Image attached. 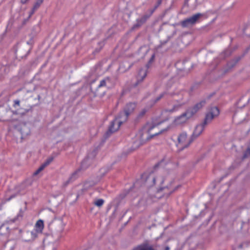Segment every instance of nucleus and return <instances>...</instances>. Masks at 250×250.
Returning <instances> with one entry per match:
<instances>
[{
  "label": "nucleus",
  "mask_w": 250,
  "mask_h": 250,
  "mask_svg": "<svg viewBox=\"0 0 250 250\" xmlns=\"http://www.w3.org/2000/svg\"><path fill=\"white\" fill-rule=\"evenodd\" d=\"M15 196H12L10 198L8 199V200H10V199L13 198Z\"/></svg>",
  "instance_id": "f704fd0d"
},
{
  "label": "nucleus",
  "mask_w": 250,
  "mask_h": 250,
  "mask_svg": "<svg viewBox=\"0 0 250 250\" xmlns=\"http://www.w3.org/2000/svg\"><path fill=\"white\" fill-rule=\"evenodd\" d=\"M110 81L109 78L106 77L103 80H101L100 83V84L98 85V88H100L103 86H105L106 85V83H107L109 82Z\"/></svg>",
  "instance_id": "a211bd4d"
},
{
  "label": "nucleus",
  "mask_w": 250,
  "mask_h": 250,
  "mask_svg": "<svg viewBox=\"0 0 250 250\" xmlns=\"http://www.w3.org/2000/svg\"><path fill=\"white\" fill-rule=\"evenodd\" d=\"M203 16L201 13H196L192 16L189 17L181 21V25L183 27H187L195 24L200 17Z\"/></svg>",
  "instance_id": "39448f33"
},
{
  "label": "nucleus",
  "mask_w": 250,
  "mask_h": 250,
  "mask_svg": "<svg viewBox=\"0 0 250 250\" xmlns=\"http://www.w3.org/2000/svg\"><path fill=\"white\" fill-rule=\"evenodd\" d=\"M133 250H154L151 246L143 244L135 247Z\"/></svg>",
  "instance_id": "dca6fc26"
},
{
  "label": "nucleus",
  "mask_w": 250,
  "mask_h": 250,
  "mask_svg": "<svg viewBox=\"0 0 250 250\" xmlns=\"http://www.w3.org/2000/svg\"><path fill=\"white\" fill-rule=\"evenodd\" d=\"M52 161V159L48 160L45 163L42 164L37 170H36L33 175L34 176L37 175L41 171H42L46 166H47Z\"/></svg>",
  "instance_id": "f3484780"
},
{
  "label": "nucleus",
  "mask_w": 250,
  "mask_h": 250,
  "mask_svg": "<svg viewBox=\"0 0 250 250\" xmlns=\"http://www.w3.org/2000/svg\"><path fill=\"white\" fill-rule=\"evenodd\" d=\"M242 245H240L239 246V247L238 248V249H241L242 248Z\"/></svg>",
  "instance_id": "72a5a7b5"
},
{
  "label": "nucleus",
  "mask_w": 250,
  "mask_h": 250,
  "mask_svg": "<svg viewBox=\"0 0 250 250\" xmlns=\"http://www.w3.org/2000/svg\"><path fill=\"white\" fill-rule=\"evenodd\" d=\"M44 228V223L43 221L40 219L37 221V222L35 224V225L34 226V229L37 231V232L42 233V230Z\"/></svg>",
  "instance_id": "ddd939ff"
},
{
  "label": "nucleus",
  "mask_w": 250,
  "mask_h": 250,
  "mask_svg": "<svg viewBox=\"0 0 250 250\" xmlns=\"http://www.w3.org/2000/svg\"><path fill=\"white\" fill-rule=\"evenodd\" d=\"M136 107L135 103H129L126 104L123 111L120 112L118 116L111 122L107 133H113L117 131L121 125L125 122L128 116L133 112Z\"/></svg>",
  "instance_id": "f03ea898"
},
{
  "label": "nucleus",
  "mask_w": 250,
  "mask_h": 250,
  "mask_svg": "<svg viewBox=\"0 0 250 250\" xmlns=\"http://www.w3.org/2000/svg\"><path fill=\"white\" fill-rule=\"evenodd\" d=\"M56 225L59 226L58 231L60 232H62L63 231L65 224L63 222L62 219H55L54 221Z\"/></svg>",
  "instance_id": "4468645a"
},
{
  "label": "nucleus",
  "mask_w": 250,
  "mask_h": 250,
  "mask_svg": "<svg viewBox=\"0 0 250 250\" xmlns=\"http://www.w3.org/2000/svg\"><path fill=\"white\" fill-rule=\"evenodd\" d=\"M93 185V184H90L89 182H86L84 183V187L85 189H88L90 187L92 186Z\"/></svg>",
  "instance_id": "b1692460"
},
{
  "label": "nucleus",
  "mask_w": 250,
  "mask_h": 250,
  "mask_svg": "<svg viewBox=\"0 0 250 250\" xmlns=\"http://www.w3.org/2000/svg\"><path fill=\"white\" fill-rule=\"evenodd\" d=\"M77 175V172H75L72 174V175L69 178L68 181H67V183L72 181L74 179L76 178Z\"/></svg>",
  "instance_id": "5701e85b"
},
{
  "label": "nucleus",
  "mask_w": 250,
  "mask_h": 250,
  "mask_svg": "<svg viewBox=\"0 0 250 250\" xmlns=\"http://www.w3.org/2000/svg\"><path fill=\"white\" fill-rule=\"evenodd\" d=\"M148 16H144L140 19H137V23L134 25V27H138L142 25L146 21Z\"/></svg>",
  "instance_id": "2eb2a0df"
},
{
  "label": "nucleus",
  "mask_w": 250,
  "mask_h": 250,
  "mask_svg": "<svg viewBox=\"0 0 250 250\" xmlns=\"http://www.w3.org/2000/svg\"><path fill=\"white\" fill-rule=\"evenodd\" d=\"M28 0H21V2L22 3H25Z\"/></svg>",
  "instance_id": "2f4dec72"
},
{
  "label": "nucleus",
  "mask_w": 250,
  "mask_h": 250,
  "mask_svg": "<svg viewBox=\"0 0 250 250\" xmlns=\"http://www.w3.org/2000/svg\"><path fill=\"white\" fill-rule=\"evenodd\" d=\"M14 103H15V105H20V101H19V100H15L14 101Z\"/></svg>",
  "instance_id": "cd10ccee"
},
{
  "label": "nucleus",
  "mask_w": 250,
  "mask_h": 250,
  "mask_svg": "<svg viewBox=\"0 0 250 250\" xmlns=\"http://www.w3.org/2000/svg\"><path fill=\"white\" fill-rule=\"evenodd\" d=\"M158 4H157L154 7V8L151 11V14H152L153 12L157 8V7L159 6Z\"/></svg>",
  "instance_id": "a878e982"
},
{
  "label": "nucleus",
  "mask_w": 250,
  "mask_h": 250,
  "mask_svg": "<svg viewBox=\"0 0 250 250\" xmlns=\"http://www.w3.org/2000/svg\"><path fill=\"white\" fill-rule=\"evenodd\" d=\"M154 57H155V55L153 54L152 56V57H151V59H150V60L149 61V63H151L153 61V60L154 59Z\"/></svg>",
  "instance_id": "c85d7f7f"
},
{
  "label": "nucleus",
  "mask_w": 250,
  "mask_h": 250,
  "mask_svg": "<svg viewBox=\"0 0 250 250\" xmlns=\"http://www.w3.org/2000/svg\"><path fill=\"white\" fill-rule=\"evenodd\" d=\"M205 104V102L204 101H202L196 104H195L193 107L188 109V111L190 112V113H193V116Z\"/></svg>",
  "instance_id": "f8f14e48"
},
{
  "label": "nucleus",
  "mask_w": 250,
  "mask_h": 250,
  "mask_svg": "<svg viewBox=\"0 0 250 250\" xmlns=\"http://www.w3.org/2000/svg\"><path fill=\"white\" fill-rule=\"evenodd\" d=\"M250 155V146H249L246 151L245 152L243 158L248 157Z\"/></svg>",
  "instance_id": "4be33fe9"
},
{
  "label": "nucleus",
  "mask_w": 250,
  "mask_h": 250,
  "mask_svg": "<svg viewBox=\"0 0 250 250\" xmlns=\"http://www.w3.org/2000/svg\"><path fill=\"white\" fill-rule=\"evenodd\" d=\"M171 183H171L169 186H164L161 187L160 189H158L156 195L154 197H150V198L152 199V200L154 202L156 201V199L161 198L162 196L161 192L163 191H164V194L167 195H169L172 193L175 190V188L172 187Z\"/></svg>",
  "instance_id": "7ed1b4c3"
},
{
  "label": "nucleus",
  "mask_w": 250,
  "mask_h": 250,
  "mask_svg": "<svg viewBox=\"0 0 250 250\" xmlns=\"http://www.w3.org/2000/svg\"><path fill=\"white\" fill-rule=\"evenodd\" d=\"M43 0H37L33 8V12L36 10L37 8L39 7L40 5L42 3Z\"/></svg>",
  "instance_id": "6ab92c4d"
},
{
  "label": "nucleus",
  "mask_w": 250,
  "mask_h": 250,
  "mask_svg": "<svg viewBox=\"0 0 250 250\" xmlns=\"http://www.w3.org/2000/svg\"><path fill=\"white\" fill-rule=\"evenodd\" d=\"M193 113H190L188 110L187 111L177 117L174 120V123L176 125H180L185 123L189 118L193 116Z\"/></svg>",
  "instance_id": "6e6552de"
},
{
  "label": "nucleus",
  "mask_w": 250,
  "mask_h": 250,
  "mask_svg": "<svg viewBox=\"0 0 250 250\" xmlns=\"http://www.w3.org/2000/svg\"><path fill=\"white\" fill-rule=\"evenodd\" d=\"M164 121L153 119L148 122L136 135V140L134 142L133 149L139 147L141 145L152 137L162 133L166 129H160L159 125Z\"/></svg>",
  "instance_id": "f257e3e1"
},
{
  "label": "nucleus",
  "mask_w": 250,
  "mask_h": 250,
  "mask_svg": "<svg viewBox=\"0 0 250 250\" xmlns=\"http://www.w3.org/2000/svg\"><path fill=\"white\" fill-rule=\"evenodd\" d=\"M165 250H169V248L168 247H166L165 249Z\"/></svg>",
  "instance_id": "473e14b6"
},
{
  "label": "nucleus",
  "mask_w": 250,
  "mask_h": 250,
  "mask_svg": "<svg viewBox=\"0 0 250 250\" xmlns=\"http://www.w3.org/2000/svg\"><path fill=\"white\" fill-rule=\"evenodd\" d=\"M178 106L177 105H174L173 106V108H172V109H167L166 110V111L167 112H173V111H176L178 109Z\"/></svg>",
  "instance_id": "393cba45"
},
{
  "label": "nucleus",
  "mask_w": 250,
  "mask_h": 250,
  "mask_svg": "<svg viewBox=\"0 0 250 250\" xmlns=\"http://www.w3.org/2000/svg\"><path fill=\"white\" fill-rule=\"evenodd\" d=\"M161 2H162V0H159L157 2V4H158V5H160L161 4Z\"/></svg>",
  "instance_id": "7c9ffc66"
},
{
  "label": "nucleus",
  "mask_w": 250,
  "mask_h": 250,
  "mask_svg": "<svg viewBox=\"0 0 250 250\" xmlns=\"http://www.w3.org/2000/svg\"><path fill=\"white\" fill-rule=\"evenodd\" d=\"M192 140L188 137L187 134L185 132H183L180 134L178 137V144H177V147L181 149L188 147L191 143Z\"/></svg>",
  "instance_id": "20e7f679"
},
{
  "label": "nucleus",
  "mask_w": 250,
  "mask_h": 250,
  "mask_svg": "<svg viewBox=\"0 0 250 250\" xmlns=\"http://www.w3.org/2000/svg\"><path fill=\"white\" fill-rule=\"evenodd\" d=\"M167 93L164 92L160 95L159 97H158L155 100V101L151 102V103L149 104L148 106H147L146 107H145L144 108L142 109L140 112L138 114V117L141 118L143 117L146 112L149 110V109L157 101H158L159 100H160L162 97H163Z\"/></svg>",
  "instance_id": "1a4fd4ad"
},
{
  "label": "nucleus",
  "mask_w": 250,
  "mask_h": 250,
  "mask_svg": "<svg viewBox=\"0 0 250 250\" xmlns=\"http://www.w3.org/2000/svg\"><path fill=\"white\" fill-rule=\"evenodd\" d=\"M104 203V200L102 199H99L95 202V205L98 207H101L103 205Z\"/></svg>",
  "instance_id": "412c9836"
},
{
  "label": "nucleus",
  "mask_w": 250,
  "mask_h": 250,
  "mask_svg": "<svg viewBox=\"0 0 250 250\" xmlns=\"http://www.w3.org/2000/svg\"><path fill=\"white\" fill-rule=\"evenodd\" d=\"M219 110L217 107H211L206 114L203 122L204 125H207L210 123L213 118L219 115Z\"/></svg>",
  "instance_id": "423d86ee"
},
{
  "label": "nucleus",
  "mask_w": 250,
  "mask_h": 250,
  "mask_svg": "<svg viewBox=\"0 0 250 250\" xmlns=\"http://www.w3.org/2000/svg\"><path fill=\"white\" fill-rule=\"evenodd\" d=\"M158 4H157L154 7V8L151 11V14H152L153 12L157 8V7L159 6Z\"/></svg>",
  "instance_id": "bb28decb"
},
{
  "label": "nucleus",
  "mask_w": 250,
  "mask_h": 250,
  "mask_svg": "<svg viewBox=\"0 0 250 250\" xmlns=\"http://www.w3.org/2000/svg\"><path fill=\"white\" fill-rule=\"evenodd\" d=\"M31 238L32 240L35 239L36 238H37L39 234H41L40 233L37 232L36 231V230L33 229L32 231L30 232Z\"/></svg>",
  "instance_id": "aec40b11"
},
{
  "label": "nucleus",
  "mask_w": 250,
  "mask_h": 250,
  "mask_svg": "<svg viewBox=\"0 0 250 250\" xmlns=\"http://www.w3.org/2000/svg\"><path fill=\"white\" fill-rule=\"evenodd\" d=\"M148 68V65L140 69L137 77V83H136V85H137L139 83L142 82L143 80L146 77L147 73V69Z\"/></svg>",
  "instance_id": "9d476101"
},
{
  "label": "nucleus",
  "mask_w": 250,
  "mask_h": 250,
  "mask_svg": "<svg viewBox=\"0 0 250 250\" xmlns=\"http://www.w3.org/2000/svg\"><path fill=\"white\" fill-rule=\"evenodd\" d=\"M205 125L203 123L197 125L193 132L192 137H197L199 136L204 130Z\"/></svg>",
  "instance_id": "9b49d317"
},
{
  "label": "nucleus",
  "mask_w": 250,
  "mask_h": 250,
  "mask_svg": "<svg viewBox=\"0 0 250 250\" xmlns=\"http://www.w3.org/2000/svg\"><path fill=\"white\" fill-rule=\"evenodd\" d=\"M142 179H146V185L147 187H150L154 185L156 181H160L161 184L167 181V180H164L162 178L159 177L155 178L152 174H150L146 176V174H144L142 177Z\"/></svg>",
  "instance_id": "0eeeda50"
},
{
  "label": "nucleus",
  "mask_w": 250,
  "mask_h": 250,
  "mask_svg": "<svg viewBox=\"0 0 250 250\" xmlns=\"http://www.w3.org/2000/svg\"><path fill=\"white\" fill-rule=\"evenodd\" d=\"M163 164V161L160 162L156 166V167H159L162 166Z\"/></svg>",
  "instance_id": "c756f323"
},
{
  "label": "nucleus",
  "mask_w": 250,
  "mask_h": 250,
  "mask_svg": "<svg viewBox=\"0 0 250 250\" xmlns=\"http://www.w3.org/2000/svg\"><path fill=\"white\" fill-rule=\"evenodd\" d=\"M233 250H237L235 248L233 249Z\"/></svg>",
  "instance_id": "c9c22d12"
}]
</instances>
